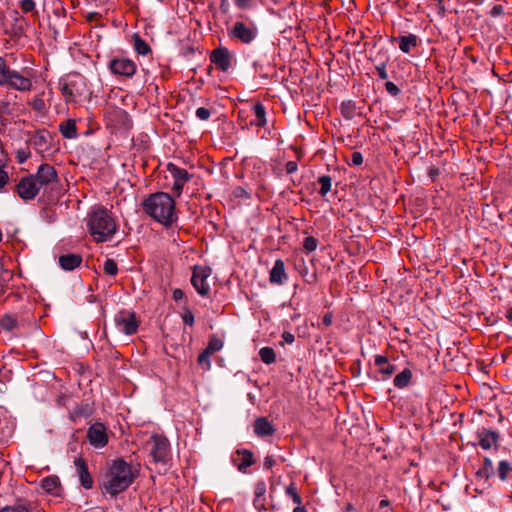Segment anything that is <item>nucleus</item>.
<instances>
[{
  "instance_id": "obj_24",
  "label": "nucleus",
  "mask_w": 512,
  "mask_h": 512,
  "mask_svg": "<svg viewBox=\"0 0 512 512\" xmlns=\"http://www.w3.org/2000/svg\"><path fill=\"white\" fill-rule=\"evenodd\" d=\"M265 493H266V484L263 480H260L255 485V497L253 504L256 509L261 510L265 508Z\"/></svg>"
},
{
  "instance_id": "obj_56",
  "label": "nucleus",
  "mask_w": 512,
  "mask_h": 512,
  "mask_svg": "<svg viewBox=\"0 0 512 512\" xmlns=\"http://www.w3.org/2000/svg\"><path fill=\"white\" fill-rule=\"evenodd\" d=\"M503 12V7L501 5H496L492 9V15L499 16Z\"/></svg>"
},
{
  "instance_id": "obj_38",
  "label": "nucleus",
  "mask_w": 512,
  "mask_h": 512,
  "mask_svg": "<svg viewBox=\"0 0 512 512\" xmlns=\"http://www.w3.org/2000/svg\"><path fill=\"white\" fill-rule=\"evenodd\" d=\"M318 246V240L313 236H308L304 239L303 249L306 253H311L316 250Z\"/></svg>"
},
{
  "instance_id": "obj_20",
  "label": "nucleus",
  "mask_w": 512,
  "mask_h": 512,
  "mask_svg": "<svg viewBox=\"0 0 512 512\" xmlns=\"http://www.w3.org/2000/svg\"><path fill=\"white\" fill-rule=\"evenodd\" d=\"M82 263V256L79 254L68 253L59 257V265L63 270L71 271L79 267Z\"/></svg>"
},
{
  "instance_id": "obj_54",
  "label": "nucleus",
  "mask_w": 512,
  "mask_h": 512,
  "mask_svg": "<svg viewBox=\"0 0 512 512\" xmlns=\"http://www.w3.org/2000/svg\"><path fill=\"white\" fill-rule=\"evenodd\" d=\"M275 464L274 459L271 456H266L264 459V467L267 469H271Z\"/></svg>"
},
{
  "instance_id": "obj_39",
  "label": "nucleus",
  "mask_w": 512,
  "mask_h": 512,
  "mask_svg": "<svg viewBox=\"0 0 512 512\" xmlns=\"http://www.w3.org/2000/svg\"><path fill=\"white\" fill-rule=\"evenodd\" d=\"M103 270L107 275L115 276L118 272L117 263L113 259H107L104 262Z\"/></svg>"
},
{
  "instance_id": "obj_46",
  "label": "nucleus",
  "mask_w": 512,
  "mask_h": 512,
  "mask_svg": "<svg viewBox=\"0 0 512 512\" xmlns=\"http://www.w3.org/2000/svg\"><path fill=\"white\" fill-rule=\"evenodd\" d=\"M385 88H386L387 92L389 94H391L392 96H397L400 92L398 86L391 81H387L385 83Z\"/></svg>"
},
{
  "instance_id": "obj_42",
  "label": "nucleus",
  "mask_w": 512,
  "mask_h": 512,
  "mask_svg": "<svg viewBox=\"0 0 512 512\" xmlns=\"http://www.w3.org/2000/svg\"><path fill=\"white\" fill-rule=\"evenodd\" d=\"M9 68L6 65L5 60L0 57V85H4L7 81V73Z\"/></svg>"
},
{
  "instance_id": "obj_14",
  "label": "nucleus",
  "mask_w": 512,
  "mask_h": 512,
  "mask_svg": "<svg viewBox=\"0 0 512 512\" xmlns=\"http://www.w3.org/2000/svg\"><path fill=\"white\" fill-rule=\"evenodd\" d=\"M7 85L20 91H27L31 88L32 82L29 78L22 76L17 71H11L7 73Z\"/></svg>"
},
{
  "instance_id": "obj_50",
  "label": "nucleus",
  "mask_w": 512,
  "mask_h": 512,
  "mask_svg": "<svg viewBox=\"0 0 512 512\" xmlns=\"http://www.w3.org/2000/svg\"><path fill=\"white\" fill-rule=\"evenodd\" d=\"M297 168H298L297 163L294 161H289L286 163V172L288 174H292V173L296 172Z\"/></svg>"
},
{
  "instance_id": "obj_8",
  "label": "nucleus",
  "mask_w": 512,
  "mask_h": 512,
  "mask_svg": "<svg viewBox=\"0 0 512 512\" xmlns=\"http://www.w3.org/2000/svg\"><path fill=\"white\" fill-rule=\"evenodd\" d=\"M110 71L117 76L130 78L137 70L134 61L125 57H115L109 63Z\"/></svg>"
},
{
  "instance_id": "obj_60",
  "label": "nucleus",
  "mask_w": 512,
  "mask_h": 512,
  "mask_svg": "<svg viewBox=\"0 0 512 512\" xmlns=\"http://www.w3.org/2000/svg\"><path fill=\"white\" fill-rule=\"evenodd\" d=\"M293 512H307L305 507L298 505L297 507L294 508Z\"/></svg>"
},
{
  "instance_id": "obj_33",
  "label": "nucleus",
  "mask_w": 512,
  "mask_h": 512,
  "mask_svg": "<svg viewBox=\"0 0 512 512\" xmlns=\"http://www.w3.org/2000/svg\"><path fill=\"white\" fill-rule=\"evenodd\" d=\"M1 327L6 331H12L17 327V320L12 315L6 314L0 321Z\"/></svg>"
},
{
  "instance_id": "obj_40",
  "label": "nucleus",
  "mask_w": 512,
  "mask_h": 512,
  "mask_svg": "<svg viewBox=\"0 0 512 512\" xmlns=\"http://www.w3.org/2000/svg\"><path fill=\"white\" fill-rule=\"evenodd\" d=\"M0 512H31L28 505L25 503H18L14 506H7L1 509Z\"/></svg>"
},
{
  "instance_id": "obj_27",
  "label": "nucleus",
  "mask_w": 512,
  "mask_h": 512,
  "mask_svg": "<svg viewBox=\"0 0 512 512\" xmlns=\"http://www.w3.org/2000/svg\"><path fill=\"white\" fill-rule=\"evenodd\" d=\"M256 119L251 122L252 125L263 127L266 124V113L262 103L257 102L253 107Z\"/></svg>"
},
{
  "instance_id": "obj_23",
  "label": "nucleus",
  "mask_w": 512,
  "mask_h": 512,
  "mask_svg": "<svg viewBox=\"0 0 512 512\" xmlns=\"http://www.w3.org/2000/svg\"><path fill=\"white\" fill-rule=\"evenodd\" d=\"M375 365L378 368L379 373L384 375V378L390 377L396 370L395 365L389 363L385 356L377 355L375 357Z\"/></svg>"
},
{
  "instance_id": "obj_62",
  "label": "nucleus",
  "mask_w": 512,
  "mask_h": 512,
  "mask_svg": "<svg viewBox=\"0 0 512 512\" xmlns=\"http://www.w3.org/2000/svg\"><path fill=\"white\" fill-rule=\"evenodd\" d=\"M506 317L512 321V307L508 309L507 313H506Z\"/></svg>"
},
{
  "instance_id": "obj_34",
  "label": "nucleus",
  "mask_w": 512,
  "mask_h": 512,
  "mask_svg": "<svg viewBox=\"0 0 512 512\" xmlns=\"http://www.w3.org/2000/svg\"><path fill=\"white\" fill-rule=\"evenodd\" d=\"M318 183L321 185L320 195L325 196L331 190L332 179L328 175H323L318 178Z\"/></svg>"
},
{
  "instance_id": "obj_48",
  "label": "nucleus",
  "mask_w": 512,
  "mask_h": 512,
  "mask_svg": "<svg viewBox=\"0 0 512 512\" xmlns=\"http://www.w3.org/2000/svg\"><path fill=\"white\" fill-rule=\"evenodd\" d=\"M363 163V156L360 152H353L351 155V164L355 166H359Z\"/></svg>"
},
{
  "instance_id": "obj_45",
  "label": "nucleus",
  "mask_w": 512,
  "mask_h": 512,
  "mask_svg": "<svg viewBox=\"0 0 512 512\" xmlns=\"http://www.w3.org/2000/svg\"><path fill=\"white\" fill-rule=\"evenodd\" d=\"M211 115V112L209 109L205 108V107H200L196 110V116L200 119V120H208L209 117Z\"/></svg>"
},
{
  "instance_id": "obj_43",
  "label": "nucleus",
  "mask_w": 512,
  "mask_h": 512,
  "mask_svg": "<svg viewBox=\"0 0 512 512\" xmlns=\"http://www.w3.org/2000/svg\"><path fill=\"white\" fill-rule=\"evenodd\" d=\"M20 8L24 13L33 12L35 10V2L33 0H21Z\"/></svg>"
},
{
  "instance_id": "obj_28",
  "label": "nucleus",
  "mask_w": 512,
  "mask_h": 512,
  "mask_svg": "<svg viewBox=\"0 0 512 512\" xmlns=\"http://www.w3.org/2000/svg\"><path fill=\"white\" fill-rule=\"evenodd\" d=\"M498 477L501 481L512 479V466L508 461L502 460L499 462Z\"/></svg>"
},
{
  "instance_id": "obj_35",
  "label": "nucleus",
  "mask_w": 512,
  "mask_h": 512,
  "mask_svg": "<svg viewBox=\"0 0 512 512\" xmlns=\"http://www.w3.org/2000/svg\"><path fill=\"white\" fill-rule=\"evenodd\" d=\"M223 347V342L219 338L213 336L210 338L208 345L205 350H207L209 353H214L219 350H221Z\"/></svg>"
},
{
  "instance_id": "obj_10",
  "label": "nucleus",
  "mask_w": 512,
  "mask_h": 512,
  "mask_svg": "<svg viewBox=\"0 0 512 512\" xmlns=\"http://www.w3.org/2000/svg\"><path fill=\"white\" fill-rule=\"evenodd\" d=\"M167 170L170 172L174 180L172 185V191L177 196H180L184 185L191 179V175L187 172V170L179 168L173 163H169L167 165Z\"/></svg>"
},
{
  "instance_id": "obj_37",
  "label": "nucleus",
  "mask_w": 512,
  "mask_h": 512,
  "mask_svg": "<svg viewBox=\"0 0 512 512\" xmlns=\"http://www.w3.org/2000/svg\"><path fill=\"white\" fill-rule=\"evenodd\" d=\"M341 113L346 119H348V120L352 119L355 115L354 105L351 102H347V103L343 102L341 104Z\"/></svg>"
},
{
  "instance_id": "obj_49",
  "label": "nucleus",
  "mask_w": 512,
  "mask_h": 512,
  "mask_svg": "<svg viewBox=\"0 0 512 512\" xmlns=\"http://www.w3.org/2000/svg\"><path fill=\"white\" fill-rule=\"evenodd\" d=\"M376 71H377L378 76L382 80H385V79L388 78V74L386 72V64L385 63H381V64L377 65L376 66Z\"/></svg>"
},
{
  "instance_id": "obj_53",
  "label": "nucleus",
  "mask_w": 512,
  "mask_h": 512,
  "mask_svg": "<svg viewBox=\"0 0 512 512\" xmlns=\"http://www.w3.org/2000/svg\"><path fill=\"white\" fill-rule=\"evenodd\" d=\"M172 296L175 301H180L184 298L185 294L181 289L177 288L173 290Z\"/></svg>"
},
{
  "instance_id": "obj_19",
  "label": "nucleus",
  "mask_w": 512,
  "mask_h": 512,
  "mask_svg": "<svg viewBox=\"0 0 512 512\" xmlns=\"http://www.w3.org/2000/svg\"><path fill=\"white\" fill-rule=\"evenodd\" d=\"M237 457L233 458L234 465L242 473H246L247 468L254 463L253 454L249 450H237Z\"/></svg>"
},
{
  "instance_id": "obj_61",
  "label": "nucleus",
  "mask_w": 512,
  "mask_h": 512,
  "mask_svg": "<svg viewBox=\"0 0 512 512\" xmlns=\"http://www.w3.org/2000/svg\"><path fill=\"white\" fill-rule=\"evenodd\" d=\"M379 506H380V508L389 506V500H387V499L381 500Z\"/></svg>"
},
{
  "instance_id": "obj_31",
  "label": "nucleus",
  "mask_w": 512,
  "mask_h": 512,
  "mask_svg": "<svg viewBox=\"0 0 512 512\" xmlns=\"http://www.w3.org/2000/svg\"><path fill=\"white\" fill-rule=\"evenodd\" d=\"M134 49L139 55H146L150 52L149 45L138 35H134Z\"/></svg>"
},
{
  "instance_id": "obj_59",
  "label": "nucleus",
  "mask_w": 512,
  "mask_h": 512,
  "mask_svg": "<svg viewBox=\"0 0 512 512\" xmlns=\"http://www.w3.org/2000/svg\"><path fill=\"white\" fill-rule=\"evenodd\" d=\"M6 162V157L3 150L0 148V167H3Z\"/></svg>"
},
{
  "instance_id": "obj_5",
  "label": "nucleus",
  "mask_w": 512,
  "mask_h": 512,
  "mask_svg": "<svg viewBox=\"0 0 512 512\" xmlns=\"http://www.w3.org/2000/svg\"><path fill=\"white\" fill-rule=\"evenodd\" d=\"M114 323L117 330L126 335L136 333L139 326L135 313L129 311L118 312L114 317Z\"/></svg>"
},
{
  "instance_id": "obj_15",
  "label": "nucleus",
  "mask_w": 512,
  "mask_h": 512,
  "mask_svg": "<svg viewBox=\"0 0 512 512\" xmlns=\"http://www.w3.org/2000/svg\"><path fill=\"white\" fill-rule=\"evenodd\" d=\"M477 436L479 439V445L485 450L496 446L499 440V434L496 431L485 428L479 430Z\"/></svg>"
},
{
  "instance_id": "obj_30",
  "label": "nucleus",
  "mask_w": 512,
  "mask_h": 512,
  "mask_svg": "<svg viewBox=\"0 0 512 512\" xmlns=\"http://www.w3.org/2000/svg\"><path fill=\"white\" fill-rule=\"evenodd\" d=\"M259 357L265 364H272L276 360V354L270 347H263L259 351Z\"/></svg>"
},
{
  "instance_id": "obj_47",
  "label": "nucleus",
  "mask_w": 512,
  "mask_h": 512,
  "mask_svg": "<svg viewBox=\"0 0 512 512\" xmlns=\"http://www.w3.org/2000/svg\"><path fill=\"white\" fill-rule=\"evenodd\" d=\"M182 319L183 322L188 326H192L194 324V315L188 309L185 310V313L182 315Z\"/></svg>"
},
{
  "instance_id": "obj_16",
  "label": "nucleus",
  "mask_w": 512,
  "mask_h": 512,
  "mask_svg": "<svg viewBox=\"0 0 512 512\" xmlns=\"http://www.w3.org/2000/svg\"><path fill=\"white\" fill-rule=\"evenodd\" d=\"M74 464H75L76 471H77V474H78L79 481H80L81 485L85 489L92 488V486H93V479H92L90 473L88 472V467H87L86 462L82 458H77L74 461Z\"/></svg>"
},
{
  "instance_id": "obj_25",
  "label": "nucleus",
  "mask_w": 512,
  "mask_h": 512,
  "mask_svg": "<svg viewBox=\"0 0 512 512\" xmlns=\"http://www.w3.org/2000/svg\"><path fill=\"white\" fill-rule=\"evenodd\" d=\"M61 134L67 139H73L77 137L76 122L73 119L63 121L59 125Z\"/></svg>"
},
{
  "instance_id": "obj_32",
  "label": "nucleus",
  "mask_w": 512,
  "mask_h": 512,
  "mask_svg": "<svg viewBox=\"0 0 512 512\" xmlns=\"http://www.w3.org/2000/svg\"><path fill=\"white\" fill-rule=\"evenodd\" d=\"M14 24L12 26V33L14 35L20 36L24 32V18L19 16V13L17 11L14 12Z\"/></svg>"
},
{
  "instance_id": "obj_1",
  "label": "nucleus",
  "mask_w": 512,
  "mask_h": 512,
  "mask_svg": "<svg viewBox=\"0 0 512 512\" xmlns=\"http://www.w3.org/2000/svg\"><path fill=\"white\" fill-rule=\"evenodd\" d=\"M143 209L151 218L165 226L171 225L177 218L175 201L168 193L158 192L150 195L144 200Z\"/></svg>"
},
{
  "instance_id": "obj_52",
  "label": "nucleus",
  "mask_w": 512,
  "mask_h": 512,
  "mask_svg": "<svg viewBox=\"0 0 512 512\" xmlns=\"http://www.w3.org/2000/svg\"><path fill=\"white\" fill-rule=\"evenodd\" d=\"M8 181V174L0 167V189L5 186Z\"/></svg>"
},
{
  "instance_id": "obj_55",
  "label": "nucleus",
  "mask_w": 512,
  "mask_h": 512,
  "mask_svg": "<svg viewBox=\"0 0 512 512\" xmlns=\"http://www.w3.org/2000/svg\"><path fill=\"white\" fill-rule=\"evenodd\" d=\"M332 318H333V316H332V314H331V313H327V314H325V315L323 316V318H322V323H323V325H325V326H330V325H331V323H332Z\"/></svg>"
},
{
  "instance_id": "obj_7",
  "label": "nucleus",
  "mask_w": 512,
  "mask_h": 512,
  "mask_svg": "<svg viewBox=\"0 0 512 512\" xmlns=\"http://www.w3.org/2000/svg\"><path fill=\"white\" fill-rule=\"evenodd\" d=\"M211 274V268L207 266H195L191 278V283L197 293L201 296H208L210 286L207 282Z\"/></svg>"
},
{
  "instance_id": "obj_26",
  "label": "nucleus",
  "mask_w": 512,
  "mask_h": 512,
  "mask_svg": "<svg viewBox=\"0 0 512 512\" xmlns=\"http://www.w3.org/2000/svg\"><path fill=\"white\" fill-rule=\"evenodd\" d=\"M411 379L412 371L409 368H405L395 376L393 383L395 387L403 389L409 385Z\"/></svg>"
},
{
  "instance_id": "obj_11",
  "label": "nucleus",
  "mask_w": 512,
  "mask_h": 512,
  "mask_svg": "<svg viewBox=\"0 0 512 512\" xmlns=\"http://www.w3.org/2000/svg\"><path fill=\"white\" fill-rule=\"evenodd\" d=\"M16 191L22 200L29 201L34 199L41 190L30 175L20 179L16 185Z\"/></svg>"
},
{
  "instance_id": "obj_6",
  "label": "nucleus",
  "mask_w": 512,
  "mask_h": 512,
  "mask_svg": "<svg viewBox=\"0 0 512 512\" xmlns=\"http://www.w3.org/2000/svg\"><path fill=\"white\" fill-rule=\"evenodd\" d=\"M150 455L153 457L155 462L165 463L169 455V442L168 440L158 434L151 436L150 441Z\"/></svg>"
},
{
  "instance_id": "obj_3",
  "label": "nucleus",
  "mask_w": 512,
  "mask_h": 512,
  "mask_svg": "<svg viewBox=\"0 0 512 512\" xmlns=\"http://www.w3.org/2000/svg\"><path fill=\"white\" fill-rule=\"evenodd\" d=\"M88 228L97 242H105L115 234L117 226L107 209L98 207L88 216Z\"/></svg>"
},
{
  "instance_id": "obj_9",
  "label": "nucleus",
  "mask_w": 512,
  "mask_h": 512,
  "mask_svg": "<svg viewBox=\"0 0 512 512\" xmlns=\"http://www.w3.org/2000/svg\"><path fill=\"white\" fill-rule=\"evenodd\" d=\"M257 28L253 25L248 26L244 22L236 21L228 35L231 38H236L244 44L251 43L257 36Z\"/></svg>"
},
{
  "instance_id": "obj_58",
  "label": "nucleus",
  "mask_w": 512,
  "mask_h": 512,
  "mask_svg": "<svg viewBox=\"0 0 512 512\" xmlns=\"http://www.w3.org/2000/svg\"><path fill=\"white\" fill-rule=\"evenodd\" d=\"M220 9L226 13L229 9V1L228 0H221Z\"/></svg>"
},
{
  "instance_id": "obj_57",
  "label": "nucleus",
  "mask_w": 512,
  "mask_h": 512,
  "mask_svg": "<svg viewBox=\"0 0 512 512\" xmlns=\"http://www.w3.org/2000/svg\"><path fill=\"white\" fill-rule=\"evenodd\" d=\"M235 4L240 8H245L248 6L251 0H234Z\"/></svg>"
},
{
  "instance_id": "obj_17",
  "label": "nucleus",
  "mask_w": 512,
  "mask_h": 512,
  "mask_svg": "<svg viewBox=\"0 0 512 512\" xmlns=\"http://www.w3.org/2000/svg\"><path fill=\"white\" fill-rule=\"evenodd\" d=\"M41 487L45 492L55 497H61L63 495V488L61 486L60 480L55 475L48 476L42 479Z\"/></svg>"
},
{
  "instance_id": "obj_44",
  "label": "nucleus",
  "mask_w": 512,
  "mask_h": 512,
  "mask_svg": "<svg viewBox=\"0 0 512 512\" xmlns=\"http://www.w3.org/2000/svg\"><path fill=\"white\" fill-rule=\"evenodd\" d=\"M71 86H72L71 84L65 83L61 87V92L67 101L72 100L74 97L73 90H72Z\"/></svg>"
},
{
  "instance_id": "obj_18",
  "label": "nucleus",
  "mask_w": 512,
  "mask_h": 512,
  "mask_svg": "<svg viewBox=\"0 0 512 512\" xmlns=\"http://www.w3.org/2000/svg\"><path fill=\"white\" fill-rule=\"evenodd\" d=\"M287 279L285 264L282 259H277L272 267L269 275V281L272 284L282 285Z\"/></svg>"
},
{
  "instance_id": "obj_29",
  "label": "nucleus",
  "mask_w": 512,
  "mask_h": 512,
  "mask_svg": "<svg viewBox=\"0 0 512 512\" xmlns=\"http://www.w3.org/2000/svg\"><path fill=\"white\" fill-rule=\"evenodd\" d=\"M494 474L493 463L488 457L484 458L483 467L476 473L477 477L488 480Z\"/></svg>"
},
{
  "instance_id": "obj_51",
  "label": "nucleus",
  "mask_w": 512,
  "mask_h": 512,
  "mask_svg": "<svg viewBox=\"0 0 512 512\" xmlns=\"http://www.w3.org/2000/svg\"><path fill=\"white\" fill-rule=\"evenodd\" d=\"M282 338H283V341L287 344H292L295 341L294 335L287 331L283 332Z\"/></svg>"
},
{
  "instance_id": "obj_13",
  "label": "nucleus",
  "mask_w": 512,
  "mask_h": 512,
  "mask_svg": "<svg viewBox=\"0 0 512 512\" xmlns=\"http://www.w3.org/2000/svg\"><path fill=\"white\" fill-rule=\"evenodd\" d=\"M210 60L222 71H227L231 66L230 52L225 47L214 49L211 53Z\"/></svg>"
},
{
  "instance_id": "obj_22",
  "label": "nucleus",
  "mask_w": 512,
  "mask_h": 512,
  "mask_svg": "<svg viewBox=\"0 0 512 512\" xmlns=\"http://www.w3.org/2000/svg\"><path fill=\"white\" fill-rule=\"evenodd\" d=\"M275 429L270 421L265 417L256 419L254 423V432L258 436H270L274 433Z\"/></svg>"
},
{
  "instance_id": "obj_36",
  "label": "nucleus",
  "mask_w": 512,
  "mask_h": 512,
  "mask_svg": "<svg viewBox=\"0 0 512 512\" xmlns=\"http://www.w3.org/2000/svg\"><path fill=\"white\" fill-rule=\"evenodd\" d=\"M210 355L211 353H209L207 350H203L200 355L198 356V364L204 369V370H209L210 367H211V363H210Z\"/></svg>"
},
{
  "instance_id": "obj_41",
  "label": "nucleus",
  "mask_w": 512,
  "mask_h": 512,
  "mask_svg": "<svg viewBox=\"0 0 512 512\" xmlns=\"http://www.w3.org/2000/svg\"><path fill=\"white\" fill-rule=\"evenodd\" d=\"M286 493L291 496L293 502L297 505H300L302 500H301V497L300 495L297 493V490H296V487L294 486V484H290L287 488H286Z\"/></svg>"
},
{
  "instance_id": "obj_21",
  "label": "nucleus",
  "mask_w": 512,
  "mask_h": 512,
  "mask_svg": "<svg viewBox=\"0 0 512 512\" xmlns=\"http://www.w3.org/2000/svg\"><path fill=\"white\" fill-rule=\"evenodd\" d=\"M399 44V49L403 53H409L413 48L418 46L419 39L415 34H408L396 38Z\"/></svg>"
},
{
  "instance_id": "obj_2",
  "label": "nucleus",
  "mask_w": 512,
  "mask_h": 512,
  "mask_svg": "<svg viewBox=\"0 0 512 512\" xmlns=\"http://www.w3.org/2000/svg\"><path fill=\"white\" fill-rule=\"evenodd\" d=\"M134 478L132 467L127 462L122 459L115 460L110 467L107 480L103 483V490L114 497L125 491Z\"/></svg>"
},
{
  "instance_id": "obj_12",
  "label": "nucleus",
  "mask_w": 512,
  "mask_h": 512,
  "mask_svg": "<svg viewBox=\"0 0 512 512\" xmlns=\"http://www.w3.org/2000/svg\"><path fill=\"white\" fill-rule=\"evenodd\" d=\"M87 438L95 448H103L108 443L106 427L102 423H94L88 428Z\"/></svg>"
},
{
  "instance_id": "obj_4",
  "label": "nucleus",
  "mask_w": 512,
  "mask_h": 512,
  "mask_svg": "<svg viewBox=\"0 0 512 512\" xmlns=\"http://www.w3.org/2000/svg\"><path fill=\"white\" fill-rule=\"evenodd\" d=\"M34 178L38 188L43 191L44 194H48L49 199H56L60 195L59 179L56 169L49 164H41L36 173L31 175Z\"/></svg>"
}]
</instances>
